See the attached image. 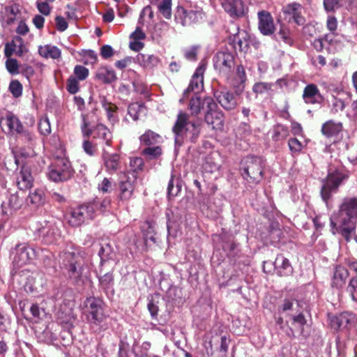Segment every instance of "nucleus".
I'll return each instance as SVG.
<instances>
[{"label": "nucleus", "mask_w": 357, "mask_h": 357, "mask_svg": "<svg viewBox=\"0 0 357 357\" xmlns=\"http://www.w3.org/2000/svg\"><path fill=\"white\" fill-rule=\"evenodd\" d=\"M356 219L357 198L348 197L343 200L338 213L331 217V223L333 227H337L348 241L354 229Z\"/></svg>", "instance_id": "obj_1"}, {"label": "nucleus", "mask_w": 357, "mask_h": 357, "mask_svg": "<svg viewBox=\"0 0 357 357\" xmlns=\"http://www.w3.org/2000/svg\"><path fill=\"white\" fill-rule=\"evenodd\" d=\"M199 123L189 121L188 115L184 112H180L173 128L176 144H181L183 137L195 139L199 134Z\"/></svg>", "instance_id": "obj_2"}, {"label": "nucleus", "mask_w": 357, "mask_h": 357, "mask_svg": "<svg viewBox=\"0 0 357 357\" xmlns=\"http://www.w3.org/2000/svg\"><path fill=\"white\" fill-rule=\"evenodd\" d=\"M73 174L69 160L66 158H56L49 167L47 173L48 178L54 182L69 179Z\"/></svg>", "instance_id": "obj_3"}, {"label": "nucleus", "mask_w": 357, "mask_h": 357, "mask_svg": "<svg viewBox=\"0 0 357 357\" xmlns=\"http://www.w3.org/2000/svg\"><path fill=\"white\" fill-rule=\"evenodd\" d=\"M13 266L20 268L31 264L37 257L39 252L34 248L25 244L17 245L13 251Z\"/></svg>", "instance_id": "obj_4"}, {"label": "nucleus", "mask_w": 357, "mask_h": 357, "mask_svg": "<svg viewBox=\"0 0 357 357\" xmlns=\"http://www.w3.org/2000/svg\"><path fill=\"white\" fill-rule=\"evenodd\" d=\"M63 264L68 271L69 278L77 281L84 274V267L81 258L75 252H66L63 254Z\"/></svg>", "instance_id": "obj_5"}, {"label": "nucleus", "mask_w": 357, "mask_h": 357, "mask_svg": "<svg viewBox=\"0 0 357 357\" xmlns=\"http://www.w3.org/2000/svg\"><path fill=\"white\" fill-rule=\"evenodd\" d=\"M94 204L82 205L74 208L67 217L68 223L73 227H78L95 216Z\"/></svg>", "instance_id": "obj_6"}, {"label": "nucleus", "mask_w": 357, "mask_h": 357, "mask_svg": "<svg viewBox=\"0 0 357 357\" xmlns=\"http://www.w3.org/2000/svg\"><path fill=\"white\" fill-rule=\"evenodd\" d=\"M206 111L205 121L213 130H220L223 128L224 117L222 113L218 109L217 104L210 97L205 98Z\"/></svg>", "instance_id": "obj_7"}, {"label": "nucleus", "mask_w": 357, "mask_h": 357, "mask_svg": "<svg viewBox=\"0 0 357 357\" xmlns=\"http://www.w3.org/2000/svg\"><path fill=\"white\" fill-rule=\"evenodd\" d=\"M244 173L243 174L249 182L258 183L263 176V162L259 158L252 157L246 160Z\"/></svg>", "instance_id": "obj_8"}, {"label": "nucleus", "mask_w": 357, "mask_h": 357, "mask_svg": "<svg viewBox=\"0 0 357 357\" xmlns=\"http://www.w3.org/2000/svg\"><path fill=\"white\" fill-rule=\"evenodd\" d=\"M348 176L340 171L330 172L324 181L321 191L322 198L326 201L331 196V193L335 192L341 183L347 179Z\"/></svg>", "instance_id": "obj_9"}, {"label": "nucleus", "mask_w": 357, "mask_h": 357, "mask_svg": "<svg viewBox=\"0 0 357 357\" xmlns=\"http://www.w3.org/2000/svg\"><path fill=\"white\" fill-rule=\"evenodd\" d=\"M84 304L90 321L94 324H100L105 319V315L102 301L94 297H90L86 298Z\"/></svg>", "instance_id": "obj_10"}, {"label": "nucleus", "mask_w": 357, "mask_h": 357, "mask_svg": "<svg viewBox=\"0 0 357 357\" xmlns=\"http://www.w3.org/2000/svg\"><path fill=\"white\" fill-rule=\"evenodd\" d=\"M39 233L43 236L46 243H53L60 237V232L55 221H45L38 229Z\"/></svg>", "instance_id": "obj_11"}, {"label": "nucleus", "mask_w": 357, "mask_h": 357, "mask_svg": "<svg viewBox=\"0 0 357 357\" xmlns=\"http://www.w3.org/2000/svg\"><path fill=\"white\" fill-rule=\"evenodd\" d=\"M82 132L84 135L89 136L91 135L93 138L104 140L107 145H109L112 138L110 130L102 123L97 124L91 130L87 129L85 126V128H82Z\"/></svg>", "instance_id": "obj_12"}, {"label": "nucleus", "mask_w": 357, "mask_h": 357, "mask_svg": "<svg viewBox=\"0 0 357 357\" xmlns=\"http://www.w3.org/2000/svg\"><path fill=\"white\" fill-rule=\"evenodd\" d=\"M259 29L265 36H269L274 33L275 28L271 14L265 10L258 13Z\"/></svg>", "instance_id": "obj_13"}, {"label": "nucleus", "mask_w": 357, "mask_h": 357, "mask_svg": "<svg viewBox=\"0 0 357 357\" xmlns=\"http://www.w3.org/2000/svg\"><path fill=\"white\" fill-rule=\"evenodd\" d=\"M0 126L5 132H21L22 126L18 119L10 113L0 118Z\"/></svg>", "instance_id": "obj_14"}, {"label": "nucleus", "mask_w": 357, "mask_h": 357, "mask_svg": "<svg viewBox=\"0 0 357 357\" xmlns=\"http://www.w3.org/2000/svg\"><path fill=\"white\" fill-rule=\"evenodd\" d=\"M214 67L220 72H229L233 66V56L228 52H218L213 58Z\"/></svg>", "instance_id": "obj_15"}, {"label": "nucleus", "mask_w": 357, "mask_h": 357, "mask_svg": "<svg viewBox=\"0 0 357 357\" xmlns=\"http://www.w3.org/2000/svg\"><path fill=\"white\" fill-rule=\"evenodd\" d=\"M205 70L206 65L204 63H201L193 74L190 83L184 94L185 93H188L189 91H195L197 93L203 89L204 73Z\"/></svg>", "instance_id": "obj_16"}, {"label": "nucleus", "mask_w": 357, "mask_h": 357, "mask_svg": "<svg viewBox=\"0 0 357 357\" xmlns=\"http://www.w3.org/2000/svg\"><path fill=\"white\" fill-rule=\"evenodd\" d=\"M22 199L20 198L18 194L9 195L1 204L2 213L6 215H10L22 205Z\"/></svg>", "instance_id": "obj_17"}, {"label": "nucleus", "mask_w": 357, "mask_h": 357, "mask_svg": "<svg viewBox=\"0 0 357 357\" xmlns=\"http://www.w3.org/2000/svg\"><path fill=\"white\" fill-rule=\"evenodd\" d=\"M284 13L289 16V21L291 20L298 25L305 22V19L302 15L303 7L297 3H292L283 9Z\"/></svg>", "instance_id": "obj_18"}, {"label": "nucleus", "mask_w": 357, "mask_h": 357, "mask_svg": "<svg viewBox=\"0 0 357 357\" xmlns=\"http://www.w3.org/2000/svg\"><path fill=\"white\" fill-rule=\"evenodd\" d=\"M214 96L222 107L227 110H231L237 105L233 93L227 90L217 91Z\"/></svg>", "instance_id": "obj_19"}, {"label": "nucleus", "mask_w": 357, "mask_h": 357, "mask_svg": "<svg viewBox=\"0 0 357 357\" xmlns=\"http://www.w3.org/2000/svg\"><path fill=\"white\" fill-rule=\"evenodd\" d=\"M222 6L232 17H240L244 14V5L242 0H222Z\"/></svg>", "instance_id": "obj_20"}, {"label": "nucleus", "mask_w": 357, "mask_h": 357, "mask_svg": "<svg viewBox=\"0 0 357 357\" xmlns=\"http://www.w3.org/2000/svg\"><path fill=\"white\" fill-rule=\"evenodd\" d=\"M33 176L30 169L26 165H23L17 178V185L19 189L24 190L30 188L33 185Z\"/></svg>", "instance_id": "obj_21"}, {"label": "nucleus", "mask_w": 357, "mask_h": 357, "mask_svg": "<svg viewBox=\"0 0 357 357\" xmlns=\"http://www.w3.org/2000/svg\"><path fill=\"white\" fill-rule=\"evenodd\" d=\"M303 98L307 104L319 103L322 99L317 86L314 84H308L305 86Z\"/></svg>", "instance_id": "obj_22"}, {"label": "nucleus", "mask_w": 357, "mask_h": 357, "mask_svg": "<svg viewBox=\"0 0 357 357\" xmlns=\"http://www.w3.org/2000/svg\"><path fill=\"white\" fill-rule=\"evenodd\" d=\"M274 266L278 275L280 276H287L293 273V268L289 261L282 255H278Z\"/></svg>", "instance_id": "obj_23"}, {"label": "nucleus", "mask_w": 357, "mask_h": 357, "mask_svg": "<svg viewBox=\"0 0 357 357\" xmlns=\"http://www.w3.org/2000/svg\"><path fill=\"white\" fill-rule=\"evenodd\" d=\"M140 145L146 147L160 144L162 142V137L156 132L147 130L139 137Z\"/></svg>", "instance_id": "obj_24"}, {"label": "nucleus", "mask_w": 357, "mask_h": 357, "mask_svg": "<svg viewBox=\"0 0 357 357\" xmlns=\"http://www.w3.org/2000/svg\"><path fill=\"white\" fill-rule=\"evenodd\" d=\"M348 276L347 270L343 266H337L332 278V287L337 289L342 288L344 285Z\"/></svg>", "instance_id": "obj_25"}, {"label": "nucleus", "mask_w": 357, "mask_h": 357, "mask_svg": "<svg viewBox=\"0 0 357 357\" xmlns=\"http://www.w3.org/2000/svg\"><path fill=\"white\" fill-rule=\"evenodd\" d=\"M38 54L45 59H56L60 58L61 50L56 46L52 45H40L38 47Z\"/></svg>", "instance_id": "obj_26"}, {"label": "nucleus", "mask_w": 357, "mask_h": 357, "mask_svg": "<svg viewBox=\"0 0 357 357\" xmlns=\"http://www.w3.org/2000/svg\"><path fill=\"white\" fill-rule=\"evenodd\" d=\"M342 130V125L341 123H335L333 121L326 122L321 128L324 135L327 137H331L337 135Z\"/></svg>", "instance_id": "obj_27"}, {"label": "nucleus", "mask_w": 357, "mask_h": 357, "mask_svg": "<svg viewBox=\"0 0 357 357\" xmlns=\"http://www.w3.org/2000/svg\"><path fill=\"white\" fill-rule=\"evenodd\" d=\"M103 160L105 167L108 172L114 173L119 169L120 167V156L118 154H105Z\"/></svg>", "instance_id": "obj_28"}, {"label": "nucleus", "mask_w": 357, "mask_h": 357, "mask_svg": "<svg viewBox=\"0 0 357 357\" xmlns=\"http://www.w3.org/2000/svg\"><path fill=\"white\" fill-rule=\"evenodd\" d=\"M27 202L36 207L43 205L45 202V190L42 188L35 189L29 193Z\"/></svg>", "instance_id": "obj_29"}, {"label": "nucleus", "mask_w": 357, "mask_h": 357, "mask_svg": "<svg viewBox=\"0 0 357 357\" xmlns=\"http://www.w3.org/2000/svg\"><path fill=\"white\" fill-rule=\"evenodd\" d=\"M197 13L194 10H185L183 8H178L176 18L180 19L183 25L190 24L197 19Z\"/></svg>", "instance_id": "obj_30"}, {"label": "nucleus", "mask_w": 357, "mask_h": 357, "mask_svg": "<svg viewBox=\"0 0 357 357\" xmlns=\"http://www.w3.org/2000/svg\"><path fill=\"white\" fill-rule=\"evenodd\" d=\"M96 78L104 83H111L116 80V77L114 71L108 67L102 66L98 69Z\"/></svg>", "instance_id": "obj_31"}, {"label": "nucleus", "mask_w": 357, "mask_h": 357, "mask_svg": "<svg viewBox=\"0 0 357 357\" xmlns=\"http://www.w3.org/2000/svg\"><path fill=\"white\" fill-rule=\"evenodd\" d=\"M20 13V8L17 4L6 6L2 14L3 20L6 24L10 25L17 20V15Z\"/></svg>", "instance_id": "obj_32"}, {"label": "nucleus", "mask_w": 357, "mask_h": 357, "mask_svg": "<svg viewBox=\"0 0 357 357\" xmlns=\"http://www.w3.org/2000/svg\"><path fill=\"white\" fill-rule=\"evenodd\" d=\"M220 167V155L218 153H213L206 157L203 165L204 170L208 172H215L219 169Z\"/></svg>", "instance_id": "obj_33"}, {"label": "nucleus", "mask_w": 357, "mask_h": 357, "mask_svg": "<svg viewBox=\"0 0 357 357\" xmlns=\"http://www.w3.org/2000/svg\"><path fill=\"white\" fill-rule=\"evenodd\" d=\"M134 190V186L130 181H121L120 183V199L127 201L130 199Z\"/></svg>", "instance_id": "obj_34"}, {"label": "nucleus", "mask_w": 357, "mask_h": 357, "mask_svg": "<svg viewBox=\"0 0 357 357\" xmlns=\"http://www.w3.org/2000/svg\"><path fill=\"white\" fill-rule=\"evenodd\" d=\"M288 317L289 320L288 322H291V324L299 329H301L304 325L306 324V319L305 316L303 314L301 309H298V311L296 312H289L288 314Z\"/></svg>", "instance_id": "obj_35"}, {"label": "nucleus", "mask_w": 357, "mask_h": 357, "mask_svg": "<svg viewBox=\"0 0 357 357\" xmlns=\"http://www.w3.org/2000/svg\"><path fill=\"white\" fill-rule=\"evenodd\" d=\"M189 109L192 115L198 114L201 109H207L206 104L205 103V98L202 100L198 96H195L191 98L189 103Z\"/></svg>", "instance_id": "obj_36"}, {"label": "nucleus", "mask_w": 357, "mask_h": 357, "mask_svg": "<svg viewBox=\"0 0 357 357\" xmlns=\"http://www.w3.org/2000/svg\"><path fill=\"white\" fill-rule=\"evenodd\" d=\"M142 154L148 159H155L162 154V150L159 144L150 146L142 151Z\"/></svg>", "instance_id": "obj_37"}, {"label": "nucleus", "mask_w": 357, "mask_h": 357, "mask_svg": "<svg viewBox=\"0 0 357 357\" xmlns=\"http://www.w3.org/2000/svg\"><path fill=\"white\" fill-rule=\"evenodd\" d=\"M21 278V282H23L25 280L23 286L26 292H33L37 291L38 287L36 284V278L33 274L29 275L27 277H25V274H24Z\"/></svg>", "instance_id": "obj_38"}, {"label": "nucleus", "mask_w": 357, "mask_h": 357, "mask_svg": "<svg viewBox=\"0 0 357 357\" xmlns=\"http://www.w3.org/2000/svg\"><path fill=\"white\" fill-rule=\"evenodd\" d=\"M300 308V304L297 301L291 299H285L284 303L282 305L281 309L282 312H286L287 316L289 312H296Z\"/></svg>", "instance_id": "obj_39"}, {"label": "nucleus", "mask_w": 357, "mask_h": 357, "mask_svg": "<svg viewBox=\"0 0 357 357\" xmlns=\"http://www.w3.org/2000/svg\"><path fill=\"white\" fill-rule=\"evenodd\" d=\"M100 101L102 107L107 112L108 119L110 121H114L113 113L116 111V107L108 101L105 96H100Z\"/></svg>", "instance_id": "obj_40"}, {"label": "nucleus", "mask_w": 357, "mask_h": 357, "mask_svg": "<svg viewBox=\"0 0 357 357\" xmlns=\"http://www.w3.org/2000/svg\"><path fill=\"white\" fill-rule=\"evenodd\" d=\"M326 43L331 45L335 43L333 34H327L325 36L324 38L315 39L313 42V46L317 51H321Z\"/></svg>", "instance_id": "obj_41"}, {"label": "nucleus", "mask_w": 357, "mask_h": 357, "mask_svg": "<svg viewBox=\"0 0 357 357\" xmlns=\"http://www.w3.org/2000/svg\"><path fill=\"white\" fill-rule=\"evenodd\" d=\"M289 135V130L287 127L278 124L274 128L273 138L275 141H280L285 139Z\"/></svg>", "instance_id": "obj_42"}, {"label": "nucleus", "mask_w": 357, "mask_h": 357, "mask_svg": "<svg viewBox=\"0 0 357 357\" xmlns=\"http://www.w3.org/2000/svg\"><path fill=\"white\" fill-rule=\"evenodd\" d=\"M158 10L165 18H170L172 15V0H162L158 5Z\"/></svg>", "instance_id": "obj_43"}, {"label": "nucleus", "mask_w": 357, "mask_h": 357, "mask_svg": "<svg viewBox=\"0 0 357 357\" xmlns=\"http://www.w3.org/2000/svg\"><path fill=\"white\" fill-rule=\"evenodd\" d=\"M5 65L10 74L17 75L20 73V66L17 59L12 57L7 58Z\"/></svg>", "instance_id": "obj_44"}, {"label": "nucleus", "mask_w": 357, "mask_h": 357, "mask_svg": "<svg viewBox=\"0 0 357 357\" xmlns=\"http://www.w3.org/2000/svg\"><path fill=\"white\" fill-rule=\"evenodd\" d=\"M38 130L43 135H48L51 132V126L47 116L42 117L38 123Z\"/></svg>", "instance_id": "obj_45"}, {"label": "nucleus", "mask_w": 357, "mask_h": 357, "mask_svg": "<svg viewBox=\"0 0 357 357\" xmlns=\"http://www.w3.org/2000/svg\"><path fill=\"white\" fill-rule=\"evenodd\" d=\"M74 74L76 77L75 78L77 80L83 81L88 77L89 71L86 67L81 65H77L74 68Z\"/></svg>", "instance_id": "obj_46"}, {"label": "nucleus", "mask_w": 357, "mask_h": 357, "mask_svg": "<svg viewBox=\"0 0 357 357\" xmlns=\"http://www.w3.org/2000/svg\"><path fill=\"white\" fill-rule=\"evenodd\" d=\"M272 87V84L266 82H258L253 86V91L257 94L268 93Z\"/></svg>", "instance_id": "obj_47"}, {"label": "nucleus", "mask_w": 357, "mask_h": 357, "mask_svg": "<svg viewBox=\"0 0 357 357\" xmlns=\"http://www.w3.org/2000/svg\"><path fill=\"white\" fill-rule=\"evenodd\" d=\"M347 291L350 294L352 300L357 302V276L350 280Z\"/></svg>", "instance_id": "obj_48"}, {"label": "nucleus", "mask_w": 357, "mask_h": 357, "mask_svg": "<svg viewBox=\"0 0 357 357\" xmlns=\"http://www.w3.org/2000/svg\"><path fill=\"white\" fill-rule=\"evenodd\" d=\"M9 89L11 93L15 98H18L22 95V86L20 83V82L17 80L12 81L10 83Z\"/></svg>", "instance_id": "obj_49"}, {"label": "nucleus", "mask_w": 357, "mask_h": 357, "mask_svg": "<svg viewBox=\"0 0 357 357\" xmlns=\"http://www.w3.org/2000/svg\"><path fill=\"white\" fill-rule=\"evenodd\" d=\"M181 189V185L177 183L176 186L174 184V177L172 176L167 187V193L169 197H175L178 195Z\"/></svg>", "instance_id": "obj_50"}, {"label": "nucleus", "mask_w": 357, "mask_h": 357, "mask_svg": "<svg viewBox=\"0 0 357 357\" xmlns=\"http://www.w3.org/2000/svg\"><path fill=\"white\" fill-rule=\"evenodd\" d=\"M67 89L72 94L76 93L79 91L78 80L73 76H70L67 82Z\"/></svg>", "instance_id": "obj_51"}, {"label": "nucleus", "mask_w": 357, "mask_h": 357, "mask_svg": "<svg viewBox=\"0 0 357 357\" xmlns=\"http://www.w3.org/2000/svg\"><path fill=\"white\" fill-rule=\"evenodd\" d=\"M339 316L342 326L354 322L356 319L354 314L348 312L340 314Z\"/></svg>", "instance_id": "obj_52"}, {"label": "nucleus", "mask_w": 357, "mask_h": 357, "mask_svg": "<svg viewBox=\"0 0 357 357\" xmlns=\"http://www.w3.org/2000/svg\"><path fill=\"white\" fill-rule=\"evenodd\" d=\"M290 150L293 152H300L304 145L296 138H291L288 142Z\"/></svg>", "instance_id": "obj_53"}, {"label": "nucleus", "mask_w": 357, "mask_h": 357, "mask_svg": "<svg viewBox=\"0 0 357 357\" xmlns=\"http://www.w3.org/2000/svg\"><path fill=\"white\" fill-rule=\"evenodd\" d=\"M36 7L38 10L43 15H49L51 13V7L45 1H37Z\"/></svg>", "instance_id": "obj_54"}, {"label": "nucleus", "mask_w": 357, "mask_h": 357, "mask_svg": "<svg viewBox=\"0 0 357 357\" xmlns=\"http://www.w3.org/2000/svg\"><path fill=\"white\" fill-rule=\"evenodd\" d=\"M15 39L13 40L10 43H7L5 45L4 47V55L6 58H10L13 53L17 51L16 50V44L15 42Z\"/></svg>", "instance_id": "obj_55"}, {"label": "nucleus", "mask_w": 357, "mask_h": 357, "mask_svg": "<svg viewBox=\"0 0 357 357\" xmlns=\"http://www.w3.org/2000/svg\"><path fill=\"white\" fill-rule=\"evenodd\" d=\"M142 107L138 103H132L128 106V114L132 117L134 120L139 118L138 110L141 109Z\"/></svg>", "instance_id": "obj_56"}, {"label": "nucleus", "mask_w": 357, "mask_h": 357, "mask_svg": "<svg viewBox=\"0 0 357 357\" xmlns=\"http://www.w3.org/2000/svg\"><path fill=\"white\" fill-rule=\"evenodd\" d=\"M146 227L147 231L146 233H144V238L146 243H147L149 241L155 242V237H154V230L153 228L150 226L148 223L144 225L143 226V229Z\"/></svg>", "instance_id": "obj_57"}, {"label": "nucleus", "mask_w": 357, "mask_h": 357, "mask_svg": "<svg viewBox=\"0 0 357 357\" xmlns=\"http://www.w3.org/2000/svg\"><path fill=\"white\" fill-rule=\"evenodd\" d=\"M326 26L327 29L332 32L331 34H333V32L337 29V19L332 15H330L327 18L326 21Z\"/></svg>", "instance_id": "obj_58"}, {"label": "nucleus", "mask_w": 357, "mask_h": 357, "mask_svg": "<svg viewBox=\"0 0 357 357\" xmlns=\"http://www.w3.org/2000/svg\"><path fill=\"white\" fill-rule=\"evenodd\" d=\"M111 252V248L108 244L105 245H102L98 252V255L100 257L102 260H107Z\"/></svg>", "instance_id": "obj_59"}, {"label": "nucleus", "mask_w": 357, "mask_h": 357, "mask_svg": "<svg viewBox=\"0 0 357 357\" xmlns=\"http://www.w3.org/2000/svg\"><path fill=\"white\" fill-rule=\"evenodd\" d=\"M56 26L59 31H63L68 28V23L64 19V17L61 16H57L55 18Z\"/></svg>", "instance_id": "obj_60"}, {"label": "nucleus", "mask_w": 357, "mask_h": 357, "mask_svg": "<svg viewBox=\"0 0 357 357\" xmlns=\"http://www.w3.org/2000/svg\"><path fill=\"white\" fill-rule=\"evenodd\" d=\"M112 188V183L110 181L105 178L102 182L98 185V189L100 191L105 193L109 192Z\"/></svg>", "instance_id": "obj_61"}, {"label": "nucleus", "mask_w": 357, "mask_h": 357, "mask_svg": "<svg viewBox=\"0 0 357 357\" xmlns=\"http://www.w3.org/2000/svg\"><path fill=\"white\" fill-rule=\"evenodd\" d=\"M83 149L84 151L89 155H93L96 151V147L89 141H84L83 142Z\"/></svg>", "instance_id": "obj_62"}, {"label": "nucleus", "mask_w": 357, "mask_h": 357, "mask_svg": "<svg viewBox=\"0 0 357 357\" xmlns=\"http://www.w3.org/2000/svg\"><path fill=\"white\" fill-rule=\"evenodd\" d=\"M15 40L17 42H19L20 44L18 47V49L16 51V54L19 56H21L23 55L24 53H26L28 52V49L25 47V45L23 43V40L22 38L19 36L15 37Z\"/></svg>", "instance_id": "obj_63"}, {"label": "nucleus", "mask_w": 357, "mask_h": 357, "mask_svg": "<svg viewBox=\"0 0 357 357\" xmlns=\"http://www.w3.org/2000/svg\"><path fill=\"white\" fill-rule=\"evenodd\" d=\"M110 202H111V201L108 198L104 199L100 203L93 202V204H94L95 206H96L95 212L96 211L98 208H99V210L100 211H105L109 207V206L110 205Z\"/></svg>", "instance_id": "obj_64"}]
</instances>
